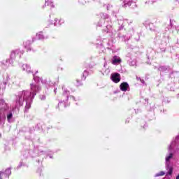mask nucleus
I'll list each match as a JSON object with an SVG mask.
<instances>
[{
    "instance_id": "nucleus-3",
    "label": "nucleus",
    "mask_w": 179,
    "mask_h": 179,
    "mask_svg": "<svg viewBox=\"0 0 179 179\" xmlns=\"http://www.w3.org/2000/svg\"><path fill=\"white\" fill-rule=\"evenodd\" d=\"M120 87L122 92H127V90H128V87H129V85L127 83H122L120 85Z\"/></svg>"
},
{
    "instance_id": "nucleus-5",
    "label": "nucleus",
    "mask_w": 179,
    "mask_h": 179,
    "mask_svg": "<svg viewBox=\"0 0 179 179\" xmlns=\"http://www.w3.org/2000/svg\"><path fill=\"white\" fill-rule=\"evenodd\" d=\"M171 159H173V154L170 153L168 155H166V164H167V163H170V160H171Z\"/></svg>"
},
{
    "instance_id": "nucleus-2",
    "label": "nucleus",
    "mask_w": 179,
    "mask_h": 179,
    "mask_svg": "<svg viewBox=\"0 0 179 179\" xmlns=\"http://www.w3.org/2000/svg\"><path fill=\"white\" fill-rule=\"evenodd\" d=\"M166 170L167 171L166 176H173L174 168L171 164H170V163L166 164Z\"/></svg>"
},
{
    "instance_id": "nucleus-4",
    "label": "nucleus",
    "mask_w": 179,
    "mask_h": 179,
    "mask_svg": "<svg viewBox=\"0 0 179 179\" xmlns=\"http://www.w3.org/2000/svg\"><path fill=\"white\" fill-rule=\"evenodd\" d=\"M120 62H121V59L120 57L115 56L113 58L112 64H120Z\"/></svg>"
},
{
    "instance_id": "nucleus-8",
    "label": "nucleus",
    "mask_w": 179,
    "mask_h": 179,
    "mask_svg": "<svg viewBox=\"0 0 179 179\" xmlns=\"http://www.w3.org/2000/svg\"><path fill=\"white\" fill-rule=\"evenodd\" d=\"M10 118H12V114H10L8 115V119L10 120Z\"/></svg>"
},
{
    "instance_id": "nucleus-1",
    "label": "nucleus",
    "mask_w": 179,
    "mask_h": 179,
    "mask_svg": "<svg viewBox=\"0 0 179 179\" xmlns=\"http://www.w3.org/2000/svg\"><path fill=\"white\" fill-rule=\"evenodd\" d=\"M111 80L114 83H118L121 80V76L119 73H113L111 75Z\"/></svg>"
},
{
    "instance_id": "nucleus-6",
    "label": "nucleus",
    "mask_w": 179,
    "mask_h": 179,
    "mask_svg": "<svg viewBox=\"0 0 179 179\" xmlns=\"http://www.w3.org/2000/svg\"><path fill=\"white\" fill-rule=\"evenodd\" d=\"M164 174H166V173L164 171H161L159 173L155 174V177H162L164 176Z\"/></svg>"
},
{
    "instance_id": "nucleus-7",
    "label": "nucleus",
    "mask_w": 179,
    "mask_h": 179,
    "mask_svg": "<svg viewBox=\"0 0 179 179\" xmlns=\"http://www.w3.org/2000/svg\"><path fill=\"white\" fill-rule=\"evenodd\" d=\"M6 174H8L9 176L10 174V169H7L6 171Z\"/></svg>"
}]
</instances>
